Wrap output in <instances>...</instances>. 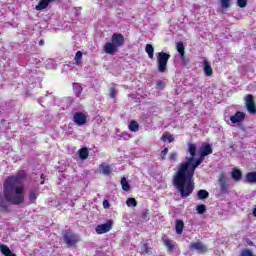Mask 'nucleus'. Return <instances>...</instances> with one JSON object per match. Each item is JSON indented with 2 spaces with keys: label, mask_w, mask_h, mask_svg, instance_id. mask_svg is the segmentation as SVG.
I'll use <instances>...</instances> for the list:
<instances>
[{
  "label": "nucleus",
  "mask_w": 256,
  "mask_h": 256,
  "mask_svg": "<svg viewBox=\"0 0 256 256\" xmlns=\"http://www.w3.org/2000/svg\"><path fill=\"white\" fill-rule=\"evenodd\" d=\"M203 161H186L177 166V171L174 175V185L178 189L181 197H189L195 189V184H193L192 179L195 175V170Z\"/></svg>",
  "instance_id": "2"
},
{
  "label": "nucleus",
  "mask_w": 256,
  "mask_h": 256,
  "mask_svg": "<svg viewBox=\"0 0 256 256\" xmlns=\"http://www.w3.org/2000/svg\"><path fill=\"white\" fill-rule=\"evenodd\" d=\"M113 223L106 222L104 224H100L96 227V233L98 235H103V233H109V231L112 229Z\"/></svg>",
  "instance_id": "11"
},
{
  "label": "nucleus",
  "mask_w": 256,
  "mask_h": 256,
  "mask_svg": "<svg viewBox=\"0 0 256 256\" xmlns=\"http://www.w3.org/2000/svg\"><path fill=\"white\" fill-rule=\"evenodd\" d=\"M168 151H169V149L165 148V149L162 151V154H163V155H167Z\"/></svg>",
  "instance_id": "47"
},
{
  "label": "nucleus",
  "mask_w": 256,
  "mask_h": 256,
  "mask_svg": "<svg viewBox=\"0 0 256 256\" xmlns=\"http://www.w3.org/2000/svg\"><path fill=\"white\" fill-rule=\"evenodd\" d=\"M162 243L165 245L167 248L168 253H173L177 249V242L163 236L162 238Z\"/></svg>",
  "instance_id": "7"
},
{
  "label": "nucleus",
  "mask_w": 256,
  "mask_h": 256,
  "mask_svg": "<svg viewBox=\"0 0 256 256\" xmlns=\"http://www.w3.org/2000/svg\"><path fill=\"white\" fill-rule=\"evenodd\" d=\"M219 185H220L221 193H224L225 195H227V193H229V187H230V184L227 183V177L221 176L219 178Z\"/></svg>",
  "instance_id": "12"
},
{
  "label": "nucleus",
  "mask_w": 256,
  "mask_h": 256,
  "mask_svg": "<svg viewBox=\"0 0 256 256\" xmlns=\"http://www.w3.org/2000/svg\"><path fill=\"white\" fill-rule=\"evenodd\" d=\"M73 89L76 97H81V93H83V88L81 87V84H73Z\"/></svg>",
  "instance_id": "24"
},
{
  "label": "nucleus",
  "mask_w": 256,
  "mask_h": 256,
  "mask_svg": "<svg viewBox=\"0 0 256 256\" xmlns=\"http://www.w3.org/2000/svg\"><path fill=\"white\" fill-rule=\"evenodd\" d=\"M246 243H247L248 245H250V246H253V241H251V239H247V240H246Z\"/></svg>",
  "instance_id": "45"
},
{
  "label": "nucleus",
  "mask_w": 256,
  "mask_h": 256,
  "mask_svg": "<svg viewBox=\"0 0 256 256\" xmlns=\"http://www.w3.org/2000/svg\"><path fill=\"white\" fill-rule=\"evenodd\" d=\"M112 44L116 46V48L123 47L125 43V37L122 34L114 33L111 38Z\"/></svg>",
  "instance_id": "9"
},
{
  "label": "nucleus",
  "mask_w": 256,
  "mask_h": 256,
  "mask_svg": "<svg viewBox=\"0 0 256 256\" xmlns=\"http://www.w3.org/2000/svg\"><path fill=\"white\" fill-rule=\"evenodd\" d=\"M0 251H1L2 255H5V256L13 255V252L11 251V249H9V246H7L5 244H0Z\"/></svg>",
  "instance_id": "21"
},
{
  "label": "nucleus",
  "mask_w": 256,
  "mask_h": 256,
  "mask_svg": "<svg viewBox=\"0 0 256 256\" xmlns=\"http://www.w3.org/2000/svg\"><path fill=\"white\" fill-rule=\"evenodd\" d=\"M126 205L127 207H137V200H135V198H128L126 201Z\"/></svg>",
  "instance_id": "35"
},
{
  "label": "nucleus",
  "mask_w": 256,
  "mask_h": 256,
  "mask_svg": "<svg viewBox=\"0 0 256 256\" xmlns=\"http://www.w3.org/2000/svg\"><path fill=\"white\" fill-rule=\"evenodd\" d=\"M74 13H75V15H80L81 14V8H75L74 9Z\"/></svg>",
  "instance_id": "43"
},
{
  "label": "nucleus",
  "mask_w": 256,
  "mask_h": 256,
  "mask_svg": "<svg viewBox=\"0 0 256 256\" xmlns=\"http://www.w3.org/2000/svg\"><path fill=\"white\" fill-rule=\"evenodd\" d=\"M38 197H39V192L35 190L31 191L29 194V202L36 203Z\"/></svg>",
  "instance_id": "25"
},
{
  "label": "nucleus",
  "mask_w": 256,
  "mask_h": 256,
  "mask_svg": "<svg viewBox=\"0 0 256 256\" xmlns=\"http://www.w3.org/2000/svg\"><path fill=\"white\" fill-rule=\"evenodd\" d=\"M118 93H119V90H117V88L115 86L110 87L109 95H110L111 99H115V97H117Z\"/></svg>",
  "instance_id": "34"
},
{
  "label": "nucleus",
  "mask_w": 256,
  "mask_h": 256,
  "mask_svg": "<svg viewBox=\"0 0 256 256\" xmlns=\"http://www.w3.org/2000/svg\"><path fill=\"white\" fill-rule=\"evenodd\" d=\"M196 211L199 213V215H203V213L207 211V207L204 204H200L197 206Z\"/></svg>",
  "instance_id": "36"
},
{
  "label": "nucleus",
  "mask_w": 256,
  "mask_h": 256,
  "mask_svg": "<svg viewBox=\"0 0 256 256\" xmlns=\"http://www.w3.org/2000/svg\"><path fill=\"white\" fill-rule=\"evenodd\" d=\"M170 159L172 160V161H175V159H177V153H172L171 155H170Z\"/></svg>",
  "instance_id": "42"
},
{
  "label": "nucleus",
  "mask_w": 256,
  "mask_h": 256,
  "mask_svg": "<svg viewBox=\"0 0 256 256\" xmlns=\"http://www.w3.org/2000/svg\"><path fill=\"white\" fill-rule=\"evenodd\" d=\"M117 49V46L114 45L113 42H107L103 47V50L107 53V55H113Z\"/></svg>",
  "instance_id": "14"
},
{
  "label": "nucleus",
  "mask_w": 256,
  "mask_h": 256,
  "mask_svg": "<svg viewBox=\"0 0 256 256\" xmlns=\"http://www.w3.org/2000/svg\"><path fill=\"white\" fill-rule=\"evenodd\" d=\"M128 129L133 133H137V131H139V123H137V121L130 122Z\"/></svg>",
  "instance_id": "26"
},
{
  "label": "nucleus",
  "mask_w": 256,
  "mask_h": 256,
  "mask_svg": "<svg viewBox=\"0 0 256 256\" xmlns=\"http://www.w3.org/2000/svg\"><path fill=\"white\" fill-rule=\"evenodd\" d=\"M79 157L80 159H82L83 161H85V159H87V157H89V149L87 148H81L79 150Z\"/></svg>",
  "instance_id": "23"
},
{
  "label": "nucleus",
  "mask_w": 256,
  "mask_h": 256,
  "mask_svg": "<svg viewBox=\"0 0 256 256\" xmlns=\"http://www.w3.org/2000/svg\"><path fill=\"white\" fill-rule=\"evenodd\" d=\"M41 179L42 181L40 182V185H45V177L43 176V174H41Z\"/></svg>",
  "instance_id": "44"
},
{
  "label": "nucleus",
  "mask_w": 256,
  "mask_h": 256,
  "mask_svg": "<svg viewBox=\"0 0 256 256\" xmlns=\"http://www.w3.org/2000/svg\"><path fill=\"white\" fill-rule=\"evenodd\" d=\"M237 5H238V7L243 9V8L247 7V0H237Z\"/></svg>",
  "instance_id": "38"
},
{
  "label": "nucleus",
  "mask_w": 256,
  "mask_h": 256,
  "mask_svg": "<svg viewBox=\"0 0 256 256\" xmlns=\"http://www.w3.org/2000/svg\"><path fill=\"white\" fill-rule=\"evenodd\" d=\"M175 229L177 235H182L183 229H185V222H183V220H176Z\"/></svg>",
  "instance_id": "18"
},
{
  "label": "nucleus",
  "mask_w": 256,
  "mask_h": 256,
  "mask_svg": "<svg viewBox=\"0 0 256 256\" xmlns=\"http://www.w3.org/2000/svg\"><path fill=\"white\" fill-rule=\"evenodd\" d=\"M141 251L144 255H149L151 253V247H149V243L142 244Z\"/></svg>",
  "instance_id": "30"
},
{
  "label": "nucleus",
  "mask_w": 256,
  "mask_h": 256,
  "mask_svg": "<svg viewBox=\"0 0 256 256\" xmlns=\"http://www.w3.org/2000/svg\"><path fill=\"white\" fill-rule=\"evenodd\" d=\"M157 89H163L165 87V83L163 81H158L156 83Z\"/></svg>",
  "instance_id": "40"
},
{
  "label": "nucleus",
  "mask_w": 256,
  "mask_h": 256,
  "mask_svg": "<svg viewBox=\"0 0 256 256\" xmlns=\"http://www.w3.org/2000/svg\"><path fill=\"white\" fill-rule=\"evenodd\" d=\"M171 59V55L165 52H159L157 54V67L160 73L167 71V63Z\"/></svg>",
  "instance_id": "5"
},
{
  "label": "nucleus",
  "mask_w": 256,
  "mask_h": 256,
  "mask_svg": "<svg viewBox=\"0 0 256 256\" xmlns=\"http://www.w3.org/2000/svg\"><path fill=\"white\" fill-rule=\"evenodd\" d=\"M245 179L247 181V183H256V172H248L246 175H245Z\"/></svg>",
  "instance_id": "20"
},
{
  "label": "nucleus",
  "mask_w": 256,
  "mask_h": 256,
  "mask_svg": "<svg viewBox=\"0 0 256 256\" xmlns=\"http://www.w3.org/2000/svg\"><path fill=\"white\" fill-rule=\"evenodd\" d=\"M53 0H41L38 5L35 7L36 11H43V9H47L49 3Z\"/></svg>",
  "instance_id": "19"
},
{
  "label": "nucleus",
  "mask_w": 256,
  "mask_h": 256,
  "mask_svg": "<svg viewBox=\"0 0 256 256\" xmlns=\"http://www.w3.org/2000/svg\"><path fill=\"white\" fill-rule=\"evenodd\" d=\"M39 45H40V46H43V45H45V41H43V40H40V41H39Z\"/></svg>",
  "instance_id": "48"
},
{
  "label": "nucleus",
  "mask_w": 256,
  "mask_h": 256,
  "mask_svg": "<svg viewBox=\"0 0 256 256\" xmlns=\"http://www.w3.org/2000/svg\"><path fill=\"white\" fill-rule=\"evenodd\" d=\"M176 48L181 57H185V46L183 45V42H179Z\"/></svg>",
  "instance_id": "32"
},
{
  "label": "nucleus",
  "mask_w": 256,
  "mask_h": 256,
  "mask_svg": "<svg viewBox=\"0 0 256 256\" xmlns=\"http://www.w3.org/2000/svg\"><path fill=\"white\" fill-rule=\"evenodd\" d=\"M239 256H256L249 248L242 249Z\"/></svg>",
  "instance_id": "31"
},
{
  "label": "nucleus",
  "mask_w": 256,
  "mask_h": 256,
  "mask_svg": "<svg viewBox=\"0 0 256 256\" xmlns=\"http://www.w3.org/2000/svg\"><path fill=\"white\" fill-rule=\"evenodd\" d=\"M81 59H83V52L77 51L76 55H75V61H76L77 65H79L81 63Z\"/></svg>",
  "instance_id": "37"
},
{
  "label": "nucleus",
  "mask_w": 256,
  "mask_h": 256,
  "mask_svg": "<svg viewBox=\"0 0 256 256\" xmlns=\"http://www.w3.org/2000/svg\"><path fill=\"white\" fill-rule=\"evenodd\" d=\"M103 207H104V209H109V207H111V204H109V200L103 201Z\"/></svg>",
  "instance_id": "41"
},
{
  "label": "nucleus",
  "mask_w": 256,
  "mask_h": 256,
  "mask_svg": "<svg viewBox=\"0 0 256 256\" xmlns=\"http://www.w3.org/2000/svg\"><path fill=\"white\" fill-rule=\"evenodd\" d=\"M27 179L25 171H19L18 175L8 176L3 183V192L0 193L1 213H11L9 205H23L25 203V187L21 185Z\"/></svg>",
  "instance_id": "1"
},
{
  "label": "nucleus",
  "mask_w": 256,
  "mask_h": 256,
  "mask_svg": "<svg viewBox=\"0 0 256 256\" xmlns=\"http://www.w3.org/2000/svg\"><path fill=\"white\" fill-rule=\"evenodd\" d=\"M87 117H89L87 112H76L73 115V121L78 127H82V125L87 123Z\"/></svg>",
  "instance_id": "6"
},
{
  "label": "nucleus",
  "mask_w": 256,
  "mask_h": 256,
  "mask_svg": "<svg viewBox=\"0 0 256 256\" xmlns=\"http://www.w3.org/2000/svg\"><path fill=\"white\" fill-rule=\"evenodd\" d=\"M189 249L190 251H197V253H207V246L202 242H192Z\"/></svg>",
  "instance_id": "8"
},
{
  "label": "nucleus",
  "mask_w": 256,
  "mask_h": 256,
  "mask_svg": "<svg viewBox=\"0 0 256 256\" xmlns=\"http://www.w3.org/2000/svg\"><path fill=\"white\" fill-rule=\"evenodd\" d=\"M63 240L67 247H76L81 238L75 232L71 230H65L63 232Z\"/></svg>",
  "instance_id": "4"
},
{
  "label": "nucleus",
  "mask_w": 256,
  "mask_h": 256,
  "mask_svg": "<svg viewBox=\"0 0 256 256\" xmlns=\"http://www.w3.org/2000/svg\"><path fill=\"white\" fill-rule=\"evenodd\" d=\"M148 215H149V212H147V211H146V212H143V213H142L143 219H145V217H147Z\"/></svg>",
  "instance_id": "46"
},
{
  "label": "nucleus",
  "mask_w": 256,
  "mask_h": 256,
  "mask_svg": "<svg viewBox=\"0 0 256 256\" xmlns=\"http://www.w3.org/2000/svg\"><path fill=\"white\" fill-rule=\"evenodd\" d=\"M100 171L103 175H109L113 172V168H111V166H109L107 163H102L100 165Z\"/></svg>",
  "instance_id": "17"
},
{
  "label": "nucleus",
  "mask_w": 256,
  "mask_h": 256,
  "mask_svg": "<svg viewBox=\"0 0 256 256\" xmlns=\"http://www.w3.org/2000/svg\"><path fill=\"white\" fill-rule=\"evenodd\" d=\"M220 5L222 9H229L231 7V0H220Z\"/></svg>",
  "instance_id": "33"
},
{
  "label": "nucleus",
  "mask_w": 256,
  "mask_h": 256,
  "mask_svg": "<svg viewBox=\"0 0 256 256\" xmlns=\"http://www.w3.org/2000/svg\"><path fill=\"white\" fill-rule=\"evenodd\" d=\"M121 186L123 191H130L131 186L129 185V182H127V178L123 177L121 179Z\"/></svg>",
  "instance_id": "28"
},
{
  "label": "nucleus",
  "mask_w": 256,
  "mask_h": 256,
  "mask_svg": "<svg viewBox=\"0 0 256 256\" xmlns=\"http://www.w3.org/2000/svg\"><path fill=\"white\" fill-rule=\"evenodd\" d=\"M197 195L198 199L203 200L209 197V192L207 190H199Z\"/></svg>",
  "instance_id": "29"
},
{
  "label": "nucleus",
  "mask_w": 256,
  "mask_h": 256,
  "mask_svg": "<svg viewBox=\"0 0 256 256\" xmlns=\"http://www.w3.org/2000/svg\"><path fill=\"white\" fill-rule=\"evenodd\" d=\"M161 139H162V141L168 142V143H173V141H174L173 135L169 134L168 132H165L162 135Z\"/></svg>",
  "instance_id": "27"
},
{
  "label": "nucleus",
  "mask_w": 256,
  "mask_h": 256,
  "mask_svg": "<svg viewBox=\"0 0 256 256\" xmlns=\"http://www.w3.org/2000/svg\"><path fill=\"white\" fill-rule=\"evenodd\" d=\"M203 69L206 77H211L213 75V68H211V63H209V61H203Z\"/></svg>",
  "instance_id": "15"
},
{
  "label": "nucleus",
  "mask_w": 256,
  "mask_h": 256,
  "mask_svg": "<svg viewBox=\"0 0 256 256\" xmlns=\"http://www.w3.org/2000/svg\"><path fill=\"white\" fill-rule=\"evenodd\" d=\"M245 101H246L247 111L249 113H251L252 115H255V113H256V106H255V102L253 100V96L252 95H247L245 97Z\"/></svg>",
  "instance_id": "10"
},
{
  "label": "nucleus",
  "mask_w": 256,
  "mask_h": 256,
  "mask_svg": "<svg viewBox=\"0 0 256 256\" xmlns=\"http://www.w3.org/2000/svg\"><path fill=\"white\" fill-rule=\"evenodd\" d=\"M145 51L148 54L149 59H153L155 53V48H153V45L147 44L145 47Z\"/></svg>",
  "instance_id": "22"
},
{
  "label": "nucleus",
  "mask_w": 256,
  "mask_h": 256,
  "mask_svg": "<svg viewBox=\"0 0 256 256\" xmlns=\"http://www.w3.org/2000/svg\"><path fill=\"white\" fill-rule=\"evenodd\" d=\"M188 153L190 155L187 161H204L205 157L213 153V147L209 143H203L197 151V146L193 143L188 144Z\"/></svg>",
  "instance_id": "3"
},
{
  "label": "nucleus",
  "mask_w": 256,
  "mask_h": 256,
  "mask_svg": "<svg viewBox=\"0 0 256 256\" xmlns=\"http://www.w3.org/2000/svg\"><path fill=\"white\" fill-rule=\"evenodd\" d=\"M231 177L233 181L239 182L241 179H243V173L241 172V170L233 168L231 172Z\"/></svg>",
  "instance_id": "16"
},
{
  "label": "nucleus",
  "mask_w": 256,
  "mask_h": 256,
  "mask_svg": "<svg viewBox=\"0 0 256 256\" xmlns=\"http://www.w3.org/2000/svg\"><path fill=\"white\" fill-rule=\"evenodd\" d=\"M231 123H243L245 121V112L238 111L230 117Z\"/></svg>",
  "instance_id": "13"
},
{
  "label": "nucleus",
  "mask_w": 256,
  "mask_h": 256,
  "mask_svg": "<svg viewBox=\"0 0 256 256\" xmlns=\"http://www.w3.org/2000/svg\"><path fill=\"white\" fill-rule=\"evenodd\" d=\"M120 137H121V139H123L124 141H128V139H130L131 136H129L128 133L123 132Z\"/></svg>",
  "instance_id": "39"
}]
</instances>
